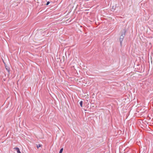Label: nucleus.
<instances>
[{
    "instance_id": "nucleus-1",
    "label": "nucleus",
    "mask_w": 153,
    "mask_h": 153,
    "mask_svg": "<svg viewBox=\"0 0 153 153\" xmlns=\"http://www.w3.org/2000/svg\"><path fill=\"white\" fill-rule=\"evenodd\" d=\"M124 33L122 34L120 38V44L121 46L122 45V41L124 39V36H125L126 33V30L125 29L124 30Z\"/></svg>"
},
{
    "instance_id": "nucleus-2",
    "label": "nucleus",
    "mask_w": 153,
    "mask_h": 153,
    "mask_svg": "<svg viewBox=\"0 0 153 153\" xmlns=\"http://www.w3.org/2000/svg\"><path fill=\"white\" fill-rule=\"evenodd\" d=\"M3 62L4 64V65L5 66V68L6 70L8 71V76L10 74V68L9 66H8L6 63L3 61Z\"/></svg>"
},
{
    "instance_id": "nucleus-3",
    "label": "nucleus",
    "mask_w": 153,
    "mask_h": 153,
    "mask_svg": "<svg viewBox=\"0 0 153 153\" xmlns=\"http://www.w3.org/2000/svg\"><path fill=\"white\" fill-rule=\"evenodd\" d=\"M13 149L16 150L18 153H21L19 148L16 147L14 148Z\"/></svg>"
},
{
    "instance_id": "nucleus-4",
    "label": "nucleus",
    "mask_w": 153,
    "mask_h": 153,
    "mask_svg": "<svg viewBox=\"0 0 153 153\" xmlns=\"http://www.w3.org/2000/svg\"><path fill=\"white\" fill-rule=\"evenodd\" d=\"M82 104H83V101H80V102H79V104L80 105V106L81 107H82Z\"/></svg>"
},
{
    "instance_id": "nucleus-5",
    "label": "nucleus",
    "mask_w": 153,
    "mask_h": 153,
    "mask_svg": "<svg viewBox=\"0 0 153 153\" xmlns=\"http://www.w3.org/2000/svg\"><path fill=\"white\" fill-rule=\"evenodd\" d=\"M42 146V145L40 144H39L38 145H37V147L38 148H39V147H41Z\"/></svg>"
},
{
    "instance_id": "nucleus-6",
    "label": "nucleus",
    "mask_w": 153,
    "mask_h": 153,
    "mask_svg": "<svg viewBox=\"0 0 153 153\" xmlns=\"http://www.w3.org/2000/svg\"><path fill=\"white\" fill-rule=\"evenodd\" d=\"M63 150V148H61V149H60V151H59V153H62V152Z\"/></svg>"
},
{
    "instance_id": "nucleus-7",
    "label": "nucleus",
    "mask_w": 153,
    "mask_h": 153,
    "mask_svg": "<svg viewBox=\"0 0 153 153\" xmlns=\"http://www.w3.org/2000/svg\"><path fill=\"white\" fill-rule=\"evenodd\" d=\"M50 3V1H48V2H47V3H46V5H48L49 4V3Z\"/></svg>"
},
{
    "instance_id": "nucleus-8",
    "label": "nucleus",
    "mask_w": 153,
    "mask_h": 153,
    "mask_svg": "<svg viewBox=\"0 0 153 153\" xmlns=\"http://www.w3.org/2000/svg\"><path fill=\"white\" fill-rule=\"evenodd\" d=\"M63 57H64V58H65V57H64V56H63Z\"/></svg>"
},
{
    "instance_id": "nucleus-9",
    "label": "nucleus",
    "mask_w": 153,
    "mask_h": 153,
    "mask_svg": "<svg viewBox=\"0 0 153 153\" xmlns=\"http://www.w3.org/2000/svg\"><path fill=\"white\" fill-rule=\"evenodd\" d=\"M63 57H64V58H65V57H64V56H63Z\"/></svg>"
}]
</instances>
